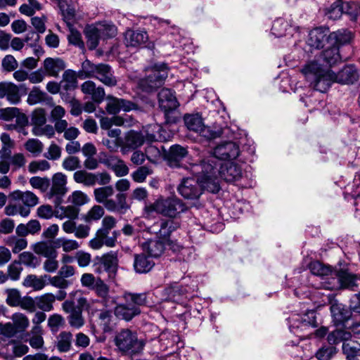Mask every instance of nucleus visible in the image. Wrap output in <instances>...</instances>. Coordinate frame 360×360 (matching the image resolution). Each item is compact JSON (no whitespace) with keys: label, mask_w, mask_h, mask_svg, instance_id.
<instances>
[{"label":"nucleus","mask_w":360,"mask_h":360,"mask_svg":"<svg viewBox=\"0 0 360 360\" xmlns=\"http://www.w3.org/2000/svg\"><path fill=\"white\" fill-rule=\"evenodd\" d=\"M92 290L98 297L103 299L107 298L109 294V287L98 277H97V282Z\"/></svg>","instance_id":"nucleus-64"},{"label":"nucleus","mask_w":360,"mask_h":360,"mask_svg":"<svg viewBox=\"0 0 360 360\" xmlns=\"http://www.w3.org/2000/svg\"><path fill=\"white\" fill-rule=\"evenodd\" d=\"M180 227V223L174 219H161L155 223L150 228V231L164 241H167L171 233Z\"/></svg>","instance_id":"nucleus-14"},{"label":"nucleus","mask_w":360,"mask_h":360,"mask_svg":"<svg viewBox=\"0 0 360 360\" xmlns=\"http://www.w3.org/2000/svg\"><path fill=\"white\" fill-rule=\"evenodd\" d=\"M184 120L188 130L198 133L207 139L219 137L224 134V131L226 129L222 128L212 129L210 127H206L204 124L202 117L198 113L186 114L184 117Z\"/></svg>","instance_id":"nucleus-6"},{"label":"nucleus","mask_w":360,"mask_h":360,"mask_svg":"<svg viewBox=\"0 0 360 360\" xmlns=\"http://www.w3.org/2000/svg\"><path fill=\"white\" fill-rule=\"evenodd\" d=\"M144 143L143 134L131 130L121 139V151L123 154L141 147Z\"/></svg>","instance_id":"nucleus-16"},{"label":"nucleus","mask_w":360,"mask_h":360,"mask_svg":"<svg viewBox=\"0 0 360 360\" xmlns=\"http://www.w3.org/2000/svg\"><path fill=\"white\" fill-rule=\"evenodd\" d=\"M152 173V169L147 166L139 167L136 171L132 172L131 177L133 180L138 183L145 181L146 177Z\"/></svg>","instance_id":"nucleus-56"},{"label":"nucleus","mask_w":360,"mask_h":360,"mask_svg":"<svg viewBox=\"0 0 360 360\" xmlns=\"http://www.w3.org/2000/svg\"><path fill=\"white\" fill-rule=\"evenodd\" d=\"M12 324L16 332L22 333L26 330L30 325L28 318L22 313H14L11 316Z\"/></svg>","instance_id":"nucleus-41"},{"label":"nucleus","mask_w":360,"mask_h":360,"mask_svg":"<svg viewBox=\"0 0 360 360\" xmlns=\"http://www.w3.org/2000/svg\"><path fill=\"white\" fill-rule=\"evenodd\" d=\"M72 342V333L63 331L57 337L56 347L60 352H67L71 349Z\"/></svg>","instance_id":"nucleus-40"},{"label":"nucleus","mask_w":360,"mask_h":360,"mask_svg":"<svg viewBox=\"0 0 360 360\" xmlns=\"http://www.w3.org/2000/svg\"><path fill=\"white\" fill-rule=\"evenodd\" d=\"M68 323L71 327L75 328H80L84 324V319L82 316V313L81 309H77V310L71 313L68 316Z\"/></svg>","instance_id":"nucleus-52"},{"label":"nucleus","mask_w":360,"mask_h":360,"mask_svg":"<svg viewBox=\"0 0 360 360\" xmlns=\"http://www.w3.org/2000/svg\"><path fill=\"white\" fill-rule=\"evenodd\" d=\"M115 345L118 349L125 353L136 354L143 348V343L139 341L136 333L129 329L120 331L115 337Z\"/></svg>","instance_id":"nucleus-8"},{"label":"nucleus","mask_w":360,"mask_h":360,"mask_svg":"<svg viewBox=\"0 0 360 360\" xmlns=\"http://www.w3.org/2000/svg\"><path fill=\"white\" fill-rule=\"evenodd\" d=\"M155 263L144 253L136 254L134 255V269L138 274H146L149 272L154 266Z\"/></svg>","instance_id":"nucleus-24"},{"label":"nucleus","mask_w":360,"mask_h":360,"mask_svg":"<svg viewBox=\"0 0 360 360\" xmlns=\"http://www.w3.org/2000/svg\"><path fill=\"white\" fill-rule=\"evenodd\" d=\"M20 263L23 264L27 266L35 268L39 264V261L37 257L30 252H24L20 255Z\"/></svg>","instance_id":"nucleus-60"},{"label":"nucleus","mask_w":360,"mask_h":360,"mask_svg":"<svg viewBox=\"0 0 360 360\" xmlns=\"http://www.w3.org/2000/svg\"><path fill=\"white\" fill-rule=\"evenodd\" d=\"M202 169V186L208 192L217 193L220 190L218 177L227 182H234L242 177L241 167L234 162L221 163L214 158L205 159L200 163Z\"/></svg>","instance_id":"nucleus-2"},{"label":"nucleus","mask_w":360,"mask_h":360,"mask_svg":"<svg viewBox=\"0 0 360 360\" xmlns=\"http://www.w3.org/2000/svg\"><path fill=\"white\" fill-rule=\"evenodd\" d=\"M30 184L34 188L46 191L50 186V180L46 177L33 176L30 178Z\"/></svg>","instance_id":"nucleus-57"},{"label":"nucleus","mask_w":360,"mask_h":360,"mask_svg":"<svg viewBox=\"0 0 360 360\" xmlns=\"http://www.w3.org/2000/svg\"><path fill=\"white\" fill-rule=\"evenodd\" d=\"M115 224L116 220L113 217H105L102 220V227L98 230V233L101 236H106V235H109L110 231L115 226Z\"/></svg>","instance_id":"nucleus-58"},{"label":"nucleus","mask_w":360,"mask_h":360,"mask_svg":"<svg viewBox=\"0 0 360 360\" xmlns=\"http://www.w3.org/2000/svg\"><path fill=\"white\" fill-rule=\"evenodd\" d=\"M105 163L118 177L126 176L129 173L128 167L121 159L111 158Z\"/></svg>","instance_id":"nucleus-38"},{"label":"nucleus","mask_w":360,"mask_h":360,"mask_svg":"<svg viewBox=\"0 0 360 360\" xmlns=\"http://www.w3.org/2000/svg\"><path fill=\"white\" fill-rule=\"evenodd\" d=\"M352 337L350 332L344 329H336L328 335V342L330 345H337L340 342H347Z\"/></svg>","instance_id":"nucleus-42"},{"label":"nucleus","mask_w":360,"mask_h":360,"mask_svg":"<svg viewBox=\"0 0 360 360\" xmlns=\"http://www.w3.org/2000/svg\"><path fill=\"white\" fill-rule=\"evenodd\" d=\"M168 76V67L165 63L155 64L151 72L139 82L140 86L146 91H151L160 87Z\"/></svg>","instance_id":"nucleus-7"},{"label":"nucleus","mask_w":360,"mask_h":360,"mask_svg":"<svg viewBox=\"0 0 360 360\" xmlns=\"http://www.w3.org/2000/svg\"><path fill=\"white\" fill-rule=\"evenodd\" d=\"M158 101L160 108L165 112L166 116L179 106L174 92L169 89H162L159 92Z\"/></svg>","instance_id":"nucleus-17"},{"label":"nucleus","mask_w":360,"mask_h":360,"mask_svg":"<svg viewBox=\"0 0 360 360\" xmlns=\"http://www.w3.org/2000/svg\"><path fill=\"white\" fill-rule=\"evenodd\" d=\"M294 29V27L288 20L280 18L274 20L271 27V33L276 37H281L288 34H291Z\"/></svg>","instance_id":"nucleus-27"},{"label":"nucleus","mask_w":360,"mask_h":360,"mask_svg":"<svg viewBox=\"0 0 360 360\" xmlns=\"http://www.w3.org/2000/svg\"><path fill=\"white\" fill-rule=\"evenodd\" d=\"M62 165L67 171H75L81 168V162L78 157L70 155L64 159Z\"/></svg>","instance_id":"nucleus-61"},{"label":"nucleus","mask_w":360,"mask_h":360,"mask_svg":"<svg viewBox=\"0 0 360 360\" xmlns=\"http://www.w3.org/2000/svg\"><path fill=\"white\" fill-rule=\"evenodd\" d=\"M41 230V224L38 220L32 219L26 224H20L15 229L16 234L21 237H25L29 234L34 235Z\"/></svg>","instance_id":"nucleus-29"},{"label":"nucleus","mask_w":360,"mask_h":360,"mask_svg":"<svg viewBox=\"0 0 360 360\" xmlns=\"http://www.w3.org/2000/svg\"><path fill=\"white\" fill-rule=\"evenodd\" d=\"M352 33L347 30H339L336 32L330 33L329 44L335 45L339 49L340 46L347 44L351 41Z\"/></svg>","instance_id":"nucleus-25"},{"label":"nucleus","mask_w":360,"mask_h":360,"mask_svg":"<svg viewBox=\"0 0 360 360\" xmlns=\"http://www.w3.org/2000/svg\"><path fill=\"white\" fill-rule=\"evenodd\" d=\"M94 78H96L108 86H115L117 83L111 67L105 63L98 64V70Z\"/></svg>","instance_id":"nucleus-18"},{"label":"nucleus","mask_w":360,"mask_h":360,"mask_svg":"<svg viewBox=\"0 0 360 360\" xmlns=\"http://www.w3.org/2000/svg\"><path fill=\"white\" fill-rule=\"evenodd\" d=\"M125 44L127 46L139 47L148 41V35L143 30H128L124 34Z\"/></svg>","instance_id":"nucleus-20"},{"label":"nucleus","mask_w":360,"mask_h":360,"mask_svg":"<svg viewBox=\"0 0 360 360\" xmlns=\"http://www.w3.org/2000/svg\"><path fill=\"white\" fill-rule=\"evenodd\" d=\"M328 45L329 47L322 53L321 58L328 65L333 66L341 61V57L339 53V49L337 46Z\"/></svg>","instance_id":"nucleus-35"},{"label":"nucleus","mask_w":360,"mask_h":360,"mask_svg":"<svg viewBox=\"0 0 360 360\" xmlns=\"http://www.w3.org/2000/svg\"><path fill=\"white\" fill-rule=\"evenodd\" d=\"M141 313L139 307L136 305H131V303L120 304L115 309V314L126 321L131 320L134 316Z\"/></svg>","instance_id":"nucleus-23"},{"label":"nucleus","mask_w":360,"mask_h":360,"mask_svg":"<svg viewBox=\"0 0 360 360\" xmlns=\"http://www.w3.org/2000/svg\"><path fill=\"white\" fill-rule=\"evenodd\" d=\"M21 339L24 342H29L30 346L34 349H40L44 345V339L41 335H30L29 333L21 335Z\"/></svg>","instance_id":"nucleus-54"},{"label":"nucleus","mask_w":360,"mask_h":360,"mask_svg":"<svg viewBox=\"0 0 360 360\" xmlns=\"http://www.w3.org/2000/svg\"><path fill=\"white\" fill-rule=\"evenodd\" d=\"M309 268L311 274L315 276H325L331 274L332 273V270L330 266H326L318 261L311 262Z\"/></svg>","instance_id":"nucleus-47"},{"label":"nucleus","mask_w":360,"mask_h":360,"mask_svg":"<svg viewBox=\"0 0 360 360\" xmlns=\"http://www.w3.org/2000/svg\"><path fill=\"white\" fill-rule=\"evenodd\" d=\"M135 107L136 105L129 101L112 97L108 98L106 110L109 114L116 115L121 110L128 112Z\"/></svg>","instance_id":"nucleus-19"},{"label":"nucleus","mask_w":360,"mask_h":360,"mask_svg":"<svg viewBox=\"0 0 360 360\" xmlns=\"http://www.w3.org/2000/svg\"><path fill=\"white\" fill-rule=\"evenodd\" d=\"M55 300L54 295L46 293L37 299V306L44 311H49L53 309V304Z\"/></svg>","instance_id":"nucleus-46"},{"label":"nucleus","mask_w":360,"mask_h":360,"mask_svg":"<svg viewBox=\"0 0 360 360\" xmlns=\"http://www.w3.org/2000/svg\"><path fill=\"white\" fill-rule=\"evenodd\" d=\"M61 88L65 91L74 90L77 86L76 72L72 70H67L63 74L60 81Z\"/></svg>","instance_id":"nucleus-37"},{"label":"nucleus","mask_w":360,"mask_h":360,"mask_svg":"<svg viewBox=\"0 0 360 360\" xmlns=\"http://www.w3.org/2000/svg\"><path fill=\"white\" fill-rule=\"evenodd\" d=\"M55 247L62 248L65 252H71L79 248V244L75 240L68 239L65 237L58 238L54 240Z\"/></svg>","instance_id":"nucleus-45"},{"label":"nucleus","mask_w":360,"mask_h":360,"mask_svg":"<svg viewBox=\"0 0 360 360\" xmlns=\"http://www.w3.org/2000/svg\"><path fill=\"white\" fill-rule=\"evenodd\" d=\"M329 34L328 28L316 27L309 32L307 43L311 48L322 49L326 44H329Z\"/></svg>","instance_id":"nucleus-15"},{"label":"nucleus","mask_w":360,"mask_h":360,"mask_svg":"<svg viewBox=\"0 0 360 360\" xmlns=\"http://www.w3.org/2000/svg\"><path fill=\"white\" fill-rule=\"evenodd\" d=\"M115 191L112 186L99 187L94 191L95 200L103 204L108 211L124 214L129 209L126 194L118 193L115 200H113L112 197Z\"/></svg>","instance_id":"nucleus-3"},{"label":"nucleus","mask_w":360,"mask_h":360,"mask_svg":"<svg viewBox=\"0 0 360 360\" xmlns=\"http://www.w3.org/2000/svg\"><path fill=\"white\" fill-rule=\"evenodd\" d=\"M187 149L180 145H174L170 147L167 155V159L171 166H177L178 163L186 156Z\"/></svg>","instance_id":"nucleus-30"},{"label":"nucleus","mask_w":360,"mask_h":360,"mask_svg":"<svg viewBox=\"0 0 360 360\" xmlns=\"http://www.w3.org/2000/svg\"><path fill=\"white\" fill-rule=\"evenodd\" d=\"M49 169L50 164L45 160L32 161L28 165V170L32 174L37 173L38 171H46Z\"/></svg>","instance_id":"nucleus-62"},{"label":"nucleus","mask_w":360,"mask_h":360,"mask_svg":"<svg viewBox=\"0 0 360 360\" xmlns=\"http://www.w3.org/2000/svg\"><path fill=\"white\" fill-rule=\"evenodd\" d=\"M53 183L51 188V192L53 195H63L67 192L65 187L67 184V176L58 172L53 175Z\"/></svg>","instance_id":"nucleus-31"},{"label":"nucleus","mask_w":360,"mask_h":360,"mask_svg":"<svg viewBox=\"0 0 360 360\" xmlns=\"http://www.w3.org/2000/svg\"><path fill=\"white\" fill-rule=\"evenodd\" d=\"M101 261L105 271L108 274L109 278L113 279L116 276L118 268L117 252L110 251L103 255Z\"/></svg>","instance_id":"nucleus-21"},{"label":"nucleus","mask_w":360,"mask_h":360,"mask_svg":"<svg viewBox=\"0 0 360 360\" xmlns=\"http://www.w3.org/2000/svg\"><path fill=\"white\" fill-rule=\"evenodd\" d=\"M124 298L127 302L131 303V305H136L138 307L146 303V295L144 293L126 292L124 295Z\"/></svg>","instance_id":"nucleus-49"},{"label":"nucleus","mask_w":360,"mask_h":360,"mask_svg":"<svg viewBox=\"0 0 360 360\" xmlns=\"http://www.w3.org/2000/svg\"><path fill=\"white\" fill-rule=\"evenodd\" d=\"M73 179L77 184H82L85 186H94L96 184L105 186L111 181L110 174L104 171L102 172H88L86 170L80 169L76 171L73 174Z\"/></svg>","instance_id":"nucleus-9"},{"label":"nucleus","mask_w":360,"mask_h":360,"mask_svg":"<svg viewBox=\"0 0 360 360\" xmlns=\"http://www.w3.org/2000/svg\"><path fill=\"white\" fill-rule=\"evenodd\" d=\"M335 274L342 287L353 290L356 286V281L357 277L347 270H340Z\"/></svg>","instance_id":"nucleus-36"},{"label":"nucleus","mask_w":360,"mask_h":360,"mask_svg":"<svg viewBox=\"0 0 360 360\" xmlns=\"http://www.w3.org/2000/svg\"><path fill=\"white\" fill-rule=\"evenodd\" d=\"M6 302L10 307H18L22 298L20 291L15 288L6 290Z\"/></svg>","instance_id":"nucleus-53"},{"label":"nucleus","mask_w":360,"mask_h":360,"mask_svg":"<svg viewBox=\"0 0 360 360\" xmlns=\"http://www.w3.org/2000/svg\"><path fill=\"white\" fill-rule=\"evenodd\" d=\"M46 94L41 91L38 87L34 86L28 94L27 103L30 105H35L43 101Z\"/></svg>","instance_id":"nucleus-59"},{"label":"nucleus","mask_w":360,"mask_h":360,"mask_svg":"<svg viewBox=\"0 0 360 360\" xmlns=\"http://www.w3.org/2000/svg\"><path fill=\"white\" fill-rule=\"evenodd\" d=\"M343 8L344 6H342L339 2H334L326 8L325 15L329 19L338 20L342 16Z\"/></svg>","instance_id":"nucleus-50"},{"label":"nucleus","mask_w":360,"mask_h":360,"mask_svg":"<svg viewBox=\"0 0 360 360\" xmlns=\"http://www.w3.org/2000/svg\"><path fill=\"white\" fill-rule=\"evenodd\" d=\"M57 248L55 247L54 240L52 242H39L34 245L33 250L37 254L42 255L44 257H57L58 253L56 250Z\"/></svg>","instance_id":"nucleus-26"},{"label":"nucleus","mask_w":360,"mask_h":360,"mask_svg":"<svg viewBox=\"0 0 360 360\" xmlns=\"http://www.w3.org/2000/svg\"><path fill=\"white\" fill-rule=\"evenodd\" d=\"M68 201L78 207L86 204L89 201V198L84 192L75 191L68 197Z\"/></svg>","instance_id":"nucleus-51"},{"label":"nucleus","mask_w":360,"mask_h":360,"mask_svg":"<svg viewBox=\"0 0 360 360\" xmlns=\"http://www.w3.org/2000/svg\"><path fill=\"white\" fill-rule=\"evenodd\" d=\"M330 312L336 325L342 323L350 317V311L345 309L341 304H333L330 307Z\"/></svg>","instance_id":"nucleus-33"},{"label":"nucleus","mask_w":360,"mask_h":360,"mask_svg":"<svg viewBox=\"0 0 360 360\" xmlns=\"http://www.w3.org/2000/svg\"><path fill=\"white\" fill-rule=\"evenodd\" d=\"M240 154L239 146L233 141H224L217 145L212 151V155L207 159L214 158L215 160L236 159Z\"/></svg>","instance_id":"nucleus-13"},{"label":"nucleus","mask_w":360,"mask_h":360,"mask_svg":"<svg viewBox=\"0 0 360 360\" xmlns=\"http://www.w3.org/2000/svg\"><path fill=\"white\" fill-rule=\"evenodd\" d=\"M27 93V88L25 84H20L19 86L11 83L8 93L6 98L7 101L11 104H18L21 101L22 95H25Z\"/></svg>","instance_id":"nucleus-32"},{"label":"nucleus","mask_w":360,"mask_h":360,"mask_svg":"<svg viewBox=\"0 0 360 360\" xmlns=\"http://www.w3.org/2000/svg\"><path fill=\"white\" fill-rule=\"evenodd\" d=\"M65 68V62L59 58H46L44 61V71L49 76L57 77Z\"/></svg>","instance_id":"nucleus-22"},{"label":"nucleus","mask_w":360,"mask_h":360,"mask_svg":"<svg viewBox=\"0 0 360 360\" xmlns=\"http://www.w3.org/2000/svg\"><path fill=\"white\" fill-rule=\"evenodd\" d=\"M22 271V267L20 262H13L8 266V276L12 281H18L20 277V274Z\"/></svg>","instance_id":"nucleus-63"},{"label":"nucleus","mask_w":360,"mask_h":360,"mask_svg":"<svg viewBox=\"0 0 360 360\" xmlns=\"http://www.w3.org/2000/svg\"><path fill=\"white\" fill-rule=\"evenodd\" d=\"M100 326L104 333H109L112 330V314L109 311H102L98 316Z\"/></svg>","instance_id":"nucleus-48"},{"label":"nucleus","mask_w":360,"mask_h":360,"mask_svg":"<svg viewBox=\"0 0 360 360\" xmlns=\"http://www.w3.org/2000/svg\"><path fill=\"white\" fill-rule=\"evenodd\" d=\"M148 212H156L164 216L175 217L187 210L186 205L176 197L161 198L146 207Z\"/></svg>","instance_id":"nucleus-5"},{"label":"nucleus","mask_w":360,"mask_h":360,"mask_svg":"<svg viewBox=\"0 0 360 360\" xmlns=\"http://www.w3.org/2000/svg\"><path fill=\"white\" fill-rule=\"evenodd\" d=\"M302 72L309 85L321 93L326 92L335 82L340 84H353L358 77L353 65H346L338 74H335L316 60L306 63Z\"/></svg>","instance_id":"nucleus-1"},{"label":"nucleus","mask_w":360,"mask_h":360,"mask_svg":"<svg viewBox=\"0 0 360 360\" xmlns=\"http://www.w3.org/2000/svg\"><path fill=\"white\" fill-rule=\"evenodd\" d=\"M47 278L48 275L37 276L34 274H30L25 278L22 285L34 290H41L45 287Z\"/></svg>","instance_id":"nucleus-34"},{"label":"nucleus","mask_w":360,"mask_h":360,"mask_svg":"<svg viewBox=\"0 0 360 360\" xmlns=\"http://www.w3.org/2000/svg\"><path fill=\"white\" fill-rule=\"evenodd\" d=\"M165 243L163 240H150L143 245V248L150 257H158L165 250Z\"/></svg>","instance_id":"nucleus-28"},{"label":"nucleus","mask_w":360,"mask_h":360,"mask_svg":"<svg viewBox=\"0 0 360 360\" xmlns=\"http://www.w3.org/2000/svg\"><path fill=\"white\" fill-rule=\"evenodd\" d=\"M25 148L30 153L37 155L42 152L44 145L37 139H30L25 143Z\"/></svg>","instance_id":"nucleus-55"},{"label":"nucleus","mask_w":360,"mask_h":360,"mask_svg":"<svg viewBox=\"0 0 360 360\" xmlns=\"http://www.w3.org/2000/svg\"><path fill=\"white\" fill-rule=\"evenodd\" d=\"M288 322L290 332L295 334L299 329L304 330L307 327L316 328L318 326L316 312L314 310L307 311L302 315L292 314L288 318Z\"/></svg>","instance_id":"nucleus-12"},{"label":"nucleus","mask_w":360,"mask_h":360,"mask_svg":"<svg viewBox=\"0 0 360 360\" xmlns=\"http://www.w3.org/2000/svg\"><path fill=\"white\" fill-rule=\"evenodd\" d=\"M86 44L89 49H95L98 45L101 34V29L96 27H89L85 30Z\"/></svg>","instance_id":"nucleus-39"},{"label":"nucleus","mask_w":360,"mask_h":360,"mask_svg":"<svg viewBox=\"0 0 360 360\" xmlns=\"http://www.w3.org/2000/svg\"><path fill=\"white\" fill-rule=\"evenodd\" d=\"M31 122L32 125V132L34 136H45L48 139L54 136V129L52 125L46 124V115L45 110L37 108L32 114Z\"/></svg>","instance_id":"nucleus-10"},{"label":"nucleus","mask_w":360,"mask_h":360,"mask_svg":"<svg viewBox=\"0 0 360 360\" xmlns=\"http://www.w3.org/2000/svg\"><path fill=\"white\" fill-rule=\"evenodd\" d=\"M9 197L15 202L21 204L20 216L27 217L30 214V208L39 203V198L31 191L16 190L9 194Z\"/></svg>","instance_id":"nucleus-11"},{"label":"nucleus","mask_w":360,"mask_h":360,"mask_svg":"<svg viewBox=\"0 0 360 360\" xmlns=\"http://www.w3.org/2000/svg\"><path fill=\"white\" fill-rule=\"evenodd\" d=\"M193 171L198 174V179L193 178H185L178 186L179 194L184 198L195 200L199 198L202 193V190L207 189L202 186V177L203 172L199 165L193 167Z\"/></svg>","instance_id":"nucleus-4"},{"label":"nucleus","mask_w":360,"mask_h":360,"mask_svg":"<svg viewBox=\"0 0 360 360\" xmlns=\"http://www.w3.org/2000/svg\"><path fill=\"white\" fill-rule=\"evenodd\" d=\"M97 70L98 64H94L86 59L82 63L81 69L77 72V77L81 79L94 77Z\"/></svg>","instance_id":"nucleus-43"},{"label":"nucleus","mask_w":360,"mask_h":360,"mask_svg":"<svg viewBox=\"0 0 360 360\" xmlns=\"http://www.w3.org/2000/svg\"><path fill=\"white\" fill-rule=\"evenodd\" d=\"M104 209L101 205H94L86 214H83L81 217L82 220L86 224H90L92 221H98L104 215Z\"/></svg>","instance_id":"nucleus-44"}]
</instances>
